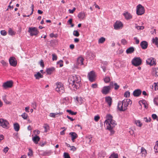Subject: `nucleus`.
Segmentation results:
<instances>
[{
  "mask_svg": "<svg viewBox=\"0 0 158 158\" xmlns=\"http://www.w3.org/2000/svg\"><path fill=\"white\" fill-rule=\"evenodd\" d=\"M73 35L77 37H78L79 35V33L77 31H74L73 32Z\"/></svg>",
  "mask_w": 158,
  "mask_h": 158,
  "instance_id": "40",
  "label": "nucleus"
},
{
  "mask_svg": "<svg viewBox=\"0 0 158 158\" xmlns=\"http://www.w3.org/2000/svg\"><path fill=\"white\" fill-rule=\"evenodd\" d=\"M145 12L144 7L141 4L137 6L136 8V13L138 15H141L143 14Z\"/></svg>",
  "mask_w": 158,
  "mask_h": 158,
  "instance_id": "4",
  "label": "nucleus"
},
{
  "mask_svg": "<svg viewBox=\"0 0 158 158\" xmlns=\"http://www.w3.org/2000/svg\"><path fill=\"white\" fill-rule=\"evenodd\" d=\"M151 119L150 118H148L147 117H145L144 118V121L147 123H148V122H150L151 121Z\"/></svg>",
  "mask_w": 158,
  "mask_h": 158,
  "instance_id": "48",
  "label": "nucleus"
},
{
  "mask_svg": "<svg viewBox=\"0 0 158 158\" xmlns=\"http://www.w3.org/2000/svg\"><path fill=\"white\" fill-rule=\"evenodd\" d=\"M8 33L9 35H15V33L11 28H9L8 30Z\"/></svg>",
  "mask_w": 158,
  "mask_h": 158,
  "instance_id": "33",
  "label": "nucleus"
},
{
  "mask_svg": "<svg viewBox=\"0 0 158 158\" xmlns=\"http://www.w3.org/2000/svg\"><path fill=\"white\" fill-rule=\"evenodd\" d=\"M86 138L87 139V141L88 142V143H90L92 140V137L91 136L87 137Z\"/></svg>",
  "mask_w": 158,
  "mask_h": 158,
  "instance_id": "44",
  "label": "nucleus"
},
{
  "mask_svg": "<svg viewBox=\"0 0 158 158\" xmlns=\"http://www.w3.org/2000/svg\"><path fill=\"white\" fill-rule=\"evenodd\" d=\"M21 116L24 119H27L28 115L26 113H24L21 115Z\"/></svg>",
  "mask_w": 158,
  "mask_h": 158,
  "instance_id": "37",
  "label": "nucleus"
},
{
  "mask_svg": "<svg viewBox=\"0 0 158 158\" xmlns=\"http://www.w3.org/2000/svg\"><path fill=\"white\" fill-rule=\"evenodd\" d=\"M106 102L108 103L109 106H110L112 104V99L110 97H106L105 98Z\"/></svg>",
  "mask_w": 158,
  "mask_h": 158,
  "instance_id": "20",
  "label": "nucleus"
},
{
  "mask_svg": "<svg viewBox=\"0 0 158 158\" xmlns=\"http://www.w3.org/2000/svg\"><path fill=\"white\" fill-rule=\"evenodd\" d=\"M131 62L132 64L137 66L141 64L142 60L139 57H135L132 60Z\"/></svg>",
  "mask_w": 158,
  "mask_h": 158,
  "instance_id": "6",
  "label": "nucleus"
},
{
  "mask_svg": "<svg viewBox=\"0 0 158 158\" xmlns=\"http://www.w3.org/2000/svg\"><path fill=\"white\" fill-rule=\"evenodd\" d=\"M123 24L120 21H116L114 23V29L118 30L122 28Z\"/></svg>",
  "mask_w": 158,
  "mask_h": 158,
  "instance_id": "12",
  "label": "nucleus"
},
{
  "mask_svg": "<svg viewBox=\"0 0 158 158\" xmlns=\"http://www.w3.org/2000/svg\"><path fill=\"white\" fill-rule=\"evenodd\" d=\"M134 51V48L133 47H131L126 50V52L127 54H130L133 53Z\"/></svg>",
  "mask_w": 158,
  "mask_h": 158,
  "instance_id": "21",
  "label": "nucleus"
},
{
  "mask_svg": "<svg viewBox=\"0 0 158 158\" xmlns=\"http://www.w3.org/2000/svg\"><path fill=\"white\" fill-rule=\"evenodd\" d=\"M68 81L69 87L75 91L80 86L81 77L78 75H73L69 78Z\"/></svg>",
  "mask_w": 158,
  "mask_h": 158,
  "instance_id": "1",
  "label": "nucleus"
},
{
  "mask_svg": "<svg viewBox=\"0 0 158 158\" xmlns=\"http://www.w3.org/2000/svg\"><path fill=\"white\" fill-rule=\"evenodd\" d=\"M114 84L113 82H110V85L108 86H110V89L114 85Z\"/></svg>",
  "mask_w": 158,
  "mask_h": 158,
  "instance_id": "64",
  "label": "nucleus"
},
{
  "mask_svg": "<svg viewBox=\"0 0 158 158\" xmlns=\"http://www.w3.org/2000/svg\"><path fill=\"white\" fill-rule=\"evenodd\" d=\"M100 118V117L98 116H95L94 118V119L96 121H98Z\"/></svg>",
  "mask_w": 158,
  "mask_h": 158,
  "instance_id": "58",
  "label": "nucleus"
},
{
  "mask_svg": "<svg viewBox=\"0 0 158 158\" xmlns=\"http://www.w3.org/2000/svg\"><path fill=\"white\" fill-rule=\"evenodd\" d=\"M140 103H142V104L144 105L145 108L146 109L148 108V107L146 105V101L144 100H143L141 101H140L139 102V103L140 104Z\"/></svg>",
  "mask_w": 158,
  "mask_h": 158,
  "instance_id": "32",
  "label": "nucleus"
},
{
  "mask_svg": "<svg viewBox=\"0 0 158 158\" xmlns=\"http://www.w3.org/2000/svg\"><path fill=\"white\" fill-rule=\"evenodd\" d=\"M106 40V39L103 37H102L100 38L98 40L99 43H103Z\"/></svg>",
  "mask_w": 158,
  "mask_h": 158,
  "instance_id": "34",
  "label": "nucleus"
},
{
  "mask_svg": "<svg viewBox=\"0 0 158 158\" xmlns=\"http://www.w3.org/2000/svg\"><path fill=\"white\" fill-rule=\"evenodd\" d=\"M135 123L139 127H141L142 126V124L139 120H136L135 121Z\"/></svg>",
  "mask_w": 158,
  "mask_h": 158,
  "instance_id": "35",
  "label": "nucleus"
},
{
  "mask_svg": "<svg viewBox=\"0 0 158 158\" xmlns=\"http://www.w3.org/2000/svg\"><path fill=\"white\" fill-rule=\"evenodd\" d=\"M34 76L35 78L37 79H39L40 78H42L43 77V75L41 74V73L38 72L36 74L34 75Z\"/></svg>",
  "mask_w": 158,
  "mask_h": 158,
  "instance_id": "24",
  "label": "nucleus"
},
{
  "mask_svg": "<svg viewBox=\"0 0 158 158\" xmlns=\"http://www.w3.org/2000/svg\"><path fill=\"white\" fill-rule=\"evenodd\" d=\"M130 92L129 91H127L124 93V96L126 98L129 97L130 96Z\"/></svg>",
  "mask_w": 158,
  "mask_h": 158,
  "instance_id": "38",
  "label": "nucleus"
},
{
  "mask_svg": "<svg viewBox=\"0 0 158 158\" xmlns=\"http://www.w3.org/2000/svg\"><path fill=\"white\" fill-rule=\"evenodd\" d=\"M152 117L153 119H157V116L156 114H153L152 115Z\"/></svg>",
  "mask_w": 158,
  "mask_h": 158,
  "instance_id": "59",
  "label": "nucleus"
},
{
  "mask_svg": "<svg viewBox=\"0 0 158 158\" xmlns=\"http://www.w3.org/2000/svg\"><path fill=\"white\" fill-rule=\"evenodd\" d=\"M154 103L156 105H158V96L156 97L154 99Z\"/></svg>",
  "mask_w": 158,
  "mask_h": 158,
  "instance_id": "39",
  "label": "nucleus"
},
{
  "mask_svg": "<svg viewBox=\"0 0 158 158\" xmlns=\"http://www.w3.org/2000/svg\"><path fill=\"white\" fill-rule=\"evenodd\" d=\"M114 127H111L109 125V126H107V129L109 130L110 132V133L111 135L113 134L114 133V131L113 129Z\"/></svg>",
  "mask_w": 158,
  "mask_h": 158,
  "instance_id": "30",
  "label": "nucleus"
},
{
  "mask_svg": "<svg viewBox=\"0 0 158 158\" xmlns=\"http://www.w3.org/2000/svg\"><path fill=\"white\" fill-rule=\"evenodd\" d=\"M58 114V113H51L50 114L49 116L55 118L56 115Z\"/></svg>",
  "mask_w": 158,
  "mask_h": 158,
  "instance_id": "43",
  "label": "nucleus"
},
{
  "mask_svg": "<svg viewBox=\"0 0 158 158\" xmlns=\"http://www.w3.org/2000/svg\"><path fill=\"white\" fill-rule=\"evenodd\" d=\"M1 34L2 35H6L7 33L5 30H2L0 32Z\"/></svg>",
  "mask_w": 158,
  "mask_h": 158,
  "instance_id": "50",
  "label": "nucleus"
},
{
  "mask_svg": "<svg viewBox=\"0 0 158 158\" xmlns=\"http://www.w3.org/2000/svg\"><path fill=\"white\" fill-rule=\"evenodd\" d=\"M110 89V86H105L103 88L102 92L103 94H106L109 92Z\"/></svg>",
  "mask_w": 158,
  "mask_h": 158,
  "instance_id": "14",
  "label": "nucleus"
},
{
  "mask_svg": "<svg viewBox=\"0 0 158 158\" xmlns=\"http://www.w3.org/2000/svg\"><path fill=\"white\" fill-rule=\"evenodd\" d=\"M109 158H118V155L117 153L114 152L110 155Z\"/></svg>",
  "mask_w": 158,
  "mask_h": 158,
  "instance_id": "31",
  "label": "nucleus"
},
{
  "mask_svg": "<svg viewBox=\"0 0 158 158\" xmlns=\"http://www.w3.org/2000/svg\"><path fill=\"white\" fill-rule=\"evenodd\" d=\"M124 100L126 101V102L128 103V104L129 105V104H131L132 101H131L130 99H124Z\"/></svg>",
  "mask_w": 158,
  "mask_h": 158,
  "instance_id": "47",
  "label": "nucleus"
},
{
  "mask_svg": "<svg viewBox=\"0 0 158 158\" xmlns=\"http://www.w3.org/2000/svg\"><path fill=\"white\" fill-rule=\"evenodd\" d=\"M9 124L8 121L3 118H0V126L2 127L8 128Z\"/></svg>",
  "mask_w": 158,
  "mask_h": 158,
  "instance_id": "9",
  "label": "nucleus"
},
{
  "mask_svg": "<svg viewBox=\"0 0 158 158\" xmlns=\"http://www.w3.org/2000/svg\"><path fill=\"white\" fill-rule=\"evenodd\" d=\"M56 91L60 94H62L64 92V88L61 83L56 84Z\"/></svg>",
  "mask_w": 158,
  "mask_h": 158,
  "instance_id": "5",
  "label": "nucleus"
},
{
  "mask_svg": "<svg viewBox=\"0 0 158 158\" xmlns=\"http://www.w3.org/2000/svg\"><path fill=\"white\" fill-rule=\"evenodd\" d=\"M124 15L125 18L127 19H129L132 18V16L130 14L126 12L124 14Z\"/></svg>",
  "mask_w": 158,
  "mask_h": 158,
  "instance_id": "28",
  "label": "nucleus"
},
{
  "mask_svg": "<svg viewBox=\"0 0 158 158\" xmlns=\"http://www.w3.org/2000/svg\"><path fill=\"white\" fill-rule=\"evenodd\" d=\"M157 147H158V140L156 142V144L154 146V149L156 150H157Z\"/></svg>",
  "mask_w": 158,
  "mask_h": 158,
  "instance_id": "63",
  "label": "nucleus"
},
{
  "mask_svg": "<svg viewBox=\"0 0 158 158\" xmlns=\"http://www.w3.org/2000/svg\"><path fill=\"white\" fill-rule=\"evenodd\" d=\"M135 28H136L138 30H143L144 28V27L143 26H136L135 27Z\"/></svg>",
  "mask_w": 158,
  "mask_h": 158,
  "instance_id": "45",
  "label": "nucleus"
},
{
  "mask_svg": "<svg viewBox=\"0 0 158 158\" xmlns=\"http://www.w3.org/2000/svg\"><path fill=\"white\" fill-rule=\"evenodd\" d=\"M13 81L11 80L9 81L4 82L3 84L2 87H3V89H6L11 88L13 86Z\"/></svg>",
  "mask_w": 158,
  "mask_h": 158,
  "instance_id": "7",
  "label": "nucleus"
},
{
  "mask_svg": "<svg viewBox=\"0 0 158 158\" xmlns=\"http://www.w3.org/2000/svg\"><path fill=\"white\" fill-rule=\"evenodd\" d=\"M84 59L82 57H79L77 60V64L78 65H81L83 64V61Z\"/></svg>",
  "mask_w": 158,
  "mask_h": 158,
  "instance_id": "19",
  "label": "nucleus"
},
{
  "mask_svg": "<svg viewBox=\"0 0 158 158\" xmlns=\"http://www.w3.org/2000/svg\"><path fill=\"white\" fill-rule=\"evenodd\" d=\"M140 46L143 49H145L148 47V43L145 41H143L140 43Z\"/></svg>",
  "mask_w": 158,
  "mask_h": 158,
  "instance_id": "17",
  "label": "nucleus"
},
{
  "mask_svg": "<svg viewBox=\"0 0 158 158\" xmlns=\"http://www.w3.org/2000/svg\"><path fill=\"white\" fill-rule=\"evenodd\" d=\"M121 41V43L124 45L126 44L127 43V41L125 39H122Z\"/></svg>",
  "mask_w": 158,
  "mask_h": 158,
  "instance_id": "54",
  "label": "nucleus"
},
{
  "mask_svg": "<svg viewBox=\"0 0 158 158\" xmlns=\"http://www.w3.org/2000/svg\"><path fill=\"white\" fill-rule=\"evenodd\" d=\"M110 81V78L109 77H106L104 79V81L106 83L109 82Z\"/></svg>",
  "mask_w": 158,
  "mask_h": 158,
  "instance_id": "41",
  "label": "nucleus"
},
{
  "mask_svg": "<svg viewBox=\"0 0 158 158\" xmlns=\"http://www.w3.org/2000/svg\"><path fill=\"white\" fill-rule=\"evenodd\" d=\"M55 70V68L53 67L48 68L47 69L46 72L48 74H50Z\"/></svg>",
  "mask_w": 158,
  "mask_h": 158,
  "instance_id": "22",
  "label": "nucleus"
},
{
  "mask_svg": "<svg viewBox=\"0 0 158 158\" xmlns=\"http://www.w3.org/2000/svg\"><path fill=\"white\" fill-rule=\"evenodd\" d=\"M89 56H91L93 58L95 56L94 53L92 52H90L89 54Z\"/></svg>",
  "mask_w": 158,
  "mask_h": 158,
  "instance_id": "57",
  "label": "nucleus"
},
{
  "mask_svg": "<svg viewBox=\"0 0 158 158\" xmlns=\"http://www.w3.org/2000/svg\"><path fill=\"white\" fill-rule=\"evenodd\" d=\"M2 99L4 101V102L8 104V102L7 100L6 96H2Z\"/></svg>",
  "mask_w": 158,
  "mask_h": 158,
  "instance_id": "49",
  "label": "nucleus"
},
{
  "mask_svg": "<svg viewBox=\"0 0 158 158\" xmlns=\"http://www.w3.org/2000/svg\"><path fill=\"white\" fill-rule=\"evenodd\" d=\"M69 135L71 136L72 140L73 142H74V139H76L78 137L77 134L74 132H70L69 133Z\"/></svg>",
  "mask_w": 158,
  "mask_h": 158,
  "instance_id": "18",
  "label": "nucleus"
},
{
  "mask_svg": "<svg viewBox=\"0 0 158 158\" xmlns=\"http://www.w3.org/2000/svg\"><path fill=\"white\" fill-rule=\"evenodd\" d=\"M66 111L67 112L69 113L70 114L72 115H76L77 113V112H74L71 111V110H67Z\"/></svg>",
  "mask_w": 158,
  "mask_h": 158,
  "instance_id": "36",
  "label": "nucleus"
},
{
  "mask_svg": "<svg viewBox=\"0 0 158 158\" xmlns=\"http://www.w3.org/2000/svg\"><path fill=\"white\" fill-rule=\"evenodd\" d=\"M75 10L76 8L75 7H74L72 10L69 9V12L70 13L72 14L75 11Z\"/></svg>",
  "mask_w": 158,
  "mask_h": 158,
  "instance_id": "56",
  "label": "nucleus"
},
{
  "mask_svg": "<svg viewBox=\"0 0 158 158\" xmlns=\"http://www.w3.org/2000/svg\"><path fill=\"white\" fill-rule=\"evenodd\" d=\"M48 127V126L47 124H45L44 126V128L45 129L44 131L45 132H47V128Z\"/></svg>",
  "mask_w": 158,
  "mask_h": 158,
  "instance_id": "62",
  "label": "nucleus"
},
{
  "mask_svg": "<svg viewBox=\"0 0 158 158\" xmlns=\"http://www.w3.org/2000/svg\"><path fill=\"white\" fill-rule=\"evenodd\" d=\"M141 94V91L140 89L135 90L133 92V95L135 97H138Z\"/></svg>",
  "mask_w": 158,
  "mask_h": 158,
  "instance_id": "16",
  "label": "nucleus"
},
{
  "mask_svg": "<svg viewBox=\"0 0 158 158\" xmlns=\"http://www.w3.org/2000/svg\"><path fill=\"white\" fill-rule=\"evenodd\" d=\"M40 138L37 135L34 137L32 138L33 141L35 144L38 143V142L40 140Z\"/></svg>",
  "mask_w": 158,
  "mask_h": 158,
  "instance_id": "26",
  "label": "nucleus"
},
{
  "mask_svg": "<svg viewBox=\"0 0 158 158\" xmlns=\"http://www.w3.org/2000/svg\"><path fill=\"white\" fill-rule=\"evenodd\" d=\"M88 77L89 80L91 82H93L95 81V72L91 71L88 74Z\"/></svg>",
  "mask_w": 158,
  "mask_h": 158,
  "instance_id": "10",
  "label": "nucleus"
},
{
  "mask_svg": "<svg viewBox=\"0 0 158 158\" xmlns=\"http://www.w3.org/2000/svg\"><path fill=\"white\" fill-rule=\"evenodd\" d=\"M128 105V103L124 100L122 102L119 101L118 102V108L119 110L124 111L127 109Z\"/></svg>",
  "mask_w": 158,
  "mask_h": 158,
  "instance_id": "3",
  "label": "nucleus"
},
{
  "mask_svg": "<svg viewBox=\"0 0 158 158\" xmlns=\"http://www.w3.org/2000/svg\"><path fill=\"white\" fill-rule=\"evenodd\" d=\"M9 62L11 65L14 67L16 66L17 62L14 57H10L9 59Z\"/></svg>",
  "mask_w": 158,
  "mask_h": 158,
  "instance_id": "13",
  "label": "nucleus"
},
{
  "mask_svg": "<svg viewBox=\"0 0 158 158\" xmlns=\"http://www.w3.org/2000/svg\"><path fill=\"white\" fill-rule=\"evenodd\" d=\"M29 152L28 153V156H31L32 155V151L30 149H29Z\"/></svg>",
  "mask_w": 158,
  "mask_h": 158,
  "instance_id": "52",
  "label": "nucleus"
},
{
  "mask_svg": "<svg viewBox=\"0 0 158 158\" xmlns=\"http://www.w3.org/2000/svg\"><path fill=\"white\" fill-rule=\"evenodd\" d=\"M141 152L143 157H144L146 156L147 154V152L146 150L143 147H142L141 148Z\"/></svg>",
  "mask_w": 158,
  "mask_h": 158,
  "instance_id": "27",
  "label": "nucleus"
},
{
  "mask_svg": "<svg viewBox=\"0 0 158 158\" xmlns=\"http://www.w3.org/2000/svg\"><path fill=\"white\" fill-rule=\"evenodd\" d=\"M106 118L107 119L105 121L104 123H106L107 126H110L112 127H114L115 126L117 125L115 121L112 119L113 117L110 114H108L106 115Z\"/></svg>",
  "mask_w": 158,
  "mask_h": 158,
  "instance_id": "2",
  "label": "nucleus"
},
{
  "mask_svg": "<svg viewBox=\"0 0 158 158\" xmlns=\"http://www.w3.org/2000/svg\"><path fill=\"white\" fill-rule=\"evenodd\" d=\"M52 60H56L57 59V56L55 54H52Z\"/></svg>",
  "mask_w": 158,
  "mask_h": 158,
  "instance_id": "46",
  "label": "nucleus"
},
{
  "mask_svg": "<svg viewBox=\"0 0 158 158\" xmlns=\"http://www.w3.org/2000/svg\"><path fill=\"white\" fill-rule=\"evenodd\" d=\"M64 158H70L69 154L66 152H64Z\"/></svg>",
  "mask_w": 158,
  "mask_h": 158,
  "instance_id": "42",
  "label": "nucleus"
},
{
  "mask_svg": "<svg viewBox=\"0 0 158 158\" xmlns=\"http://www.w3.org/2000/svg\"><path fill=\"white\" fill-rule=\"evenodd\" d=\"M152 74L153 76L157 77L158 76V68H152Z\"/></svg>",
  "mask_w": 158,
  "mask_h": 158,
  "instance_id": "15",
  "label": "nucleus"
},
{
  "mask_svg": "<svg viewBox=\"0 0 158 158\" xmlns=\"http://www.w3.org/2000/svg\"><path fill=\"white\" fill-rule=\"evenodd\" d=\"M114 85L115 86L114 89L115 90L118 89L119 87V86L118 85L117 83H115L114 84Z\"/></svg>",
  "mask_w": 158,
  "mask_h": 158,
  "instance_id": "51",
  "label": "nucleus"
},
{
  "mask_svg": "<svg viewBox=\"0 0 158 158\" xmlns=\"http://www.w3.org/2000/svg\"><path fill=\"white\" fill-rule=\"evenodd\" d=\"M8 149H8V148L6 147L4 148V149L3 150V151L4 152H5V153H6L8 152Z\"/></svg>",
  "mask_w": 158,
  "mask_h": 158,
  "instance_id": "61",
  "label": "nucleus"
},
{
  "mask_svg": "<svg viewBox=\"0 0 158 158\" xmlns=\"http://www.w3.org/2000/svg\"><path fill=\"white\" fill-rule=\"evenodd\" d=\"M146 63L150 66H153L154 64H156V60L153 57H150L147 60Z\"/></svg>",
  "mask_w": 158,
  "mask_h": 158,
  "instance_id": "11",
  "label": "nucleus"
},
{
  "mask_svg": "<svg viewBox=\"0 0 158 158\" xmlns=\"http://www.w3.org/2000/svg\"><path fill=\"white\" fill-rule=\"evenodd\" d=\"M85 14L84 12H81L79 13L77 15L78 18L79 19H83L85 17Z\"/></svg>",
  "mask_w": 158,
  "mask_h": 158,
  "instance_id": "23",
  "label": "nucleus"
},
{
  "mask_svg": "<svg viewBox=\"0 0 158 158\" xmlns=\"http://www.w3.org/2000/svg\"><path fill=\"white\" fill-rule=\"evenodd\" d=\"M28 32L31 36L36 35L39 32L37 28L35 27H29Z\"/></svg>",
  "mask_w": 158,
  "mask_h": 158,
  "instance_id": "8",
  "label": "nucleus"
},
{
  "mask_svg": "<svg viewBox=\"0 0 158 158\" xmlns=\"http://www.w3.org/2000/svg\"><path fill=\"white\" fill-rule=\"evenodd\" d=\"M1 62L4 66H6L7 64V63L4 60H2Z\"/></svg>",
  "mask_w": 158,
  "mask_h": 158,
  "instance_id": "55",
  "label": "nucleus"
},
{
  "mask_svg": "<svg viewBox=\"0 0 158 158\" xmlns=\"http://www.w3.org/2000/svg\"><path fill=\"white\" fill-rule=\"evenodd\" d=\"M70 148H71L70 150L73 151H75L76 150V148L74 146H70Z\"/></svg>",
  "mask_w": 158,
  "mask_h": 158,
  "instance_id": "60",
  "label": "nucleus"
},
{
  "mask_svg": "<svg viewBox=\"0 0 158 158\" xmlns=\"http://www.w3.org/2000/svg\"><path fill=\"white\" fill-rule=\"evenodd\" d=\"M152 41L153 44H155L158 47V38L156 37L155 38H153Z\"/></svg>",
  "mask_w": 158,
  "mask_h": 158,
  "instance_id": "25",
  "label": "nucleus"
},
{
  "mask_svg": "<svg viewBox=\"0 0 158 158\" xmlns=\"http://www.w3.org/2000/svg\"><path fill=\"white\" fill-rule=\"evenodd\" d=\"M134 39L135 40V44H138L139 42V40L138 39L137 37H135Z\"/></svg>",
  "mask_w": 158,
  "mask_h": 158,
  "instance_id": "53",
  "label": "nucleus"
},
{
  "mask_svg": "<svg viewBox=\"0 0 158 158\" xmlns=\"http://www.w3.org/2000/svg\"><path fill=\"white\" fill-rule=\"evenodd\" d=\"M14 129L16 131H18L19 129V126L18 123H16L14 124Z\"/></svg>",
  "mask_w": 158,
  "mask_h": 158,
  "instance_id": "29",
  "label": "nucleus"
}]
</instances>
